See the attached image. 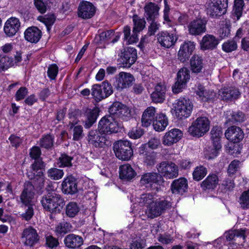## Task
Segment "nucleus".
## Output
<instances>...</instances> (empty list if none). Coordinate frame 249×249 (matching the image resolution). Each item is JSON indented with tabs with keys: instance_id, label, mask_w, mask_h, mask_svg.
I'll list each match as a JSON object with an SVG mask.
<instances>
[{
	"instance_id": "45",
	"label": "nucleus",
	"mask_w": 249,
	"mask_h": 249,
	"mask_svg": "<svg viewBox=\"0 0 249 249\" xmlns=\"http://www.w3.org/2000/svg\"><path fill=\"white\" fill-rule=\"evenodd\" d=\"M21 238L25 239L24 245L30 247H33L37 243L39 240V237L38 234H21Z\"/></svg>"
},
{
	"instance_id": "7",
	"label": "nucleus",
	"mask_w": 249,
	"mask_h": 249,
	"mask_svg": "<svg viewBox=\"0 0 249 249\" xmlns=\"http://www.w3.org/2000/svg\"><path fill=\"white\" fill-rule=\"evenodd\" d=\"M228 0H210L207 4V13L210 17L216 18L226 13Z\"/></svg>"
},
{
	"instance_id": "22",
	"label": "nucleus",
	"mask_w": 249,
	"mask_h": 249,
	"mask_svg": "<svg viewBox=\"0 0 249 249\" xmlns=\"http://www.w3.org/2000/svg\"><path fill=\"white\" fill-rule=\"evenodd\" d=\"M195 44L192 41L185 42L181 45L178 52V59L180 61L184 62L188 59L195 50Z\"/></svg>"
},
{
	"instance_id": "29",
	"label": "nucleus",
	"mask_w": 249,
	"mask_h": 249,
	"mask_svg": "<svg viewBox=\"0 0 249 249\" xmlns=\"http://www.w3.org/2000/svg\"><path fill=\"white\" fill-rule=\"evenodd\" d=\"M42 36V32L38 28L32 26L24 32L25 39L32 43H37Z\"/></svg>"
},
{
	"instance_id": "28",
	"label": "nucleus",
	"mask_w": 249,
	"mask_h": 249,
	"mask_svg": "<svg viewBox=\"0 0 249 249\" xmlns=\"http://www.w3.org/2000/svg\"><path fill=\"white\" fill-rule=\"evenodd\" d=\"M161 178V176L157 173H147L142 176L140 183L146 187H152L153 184H158Z\"/></svg>"
},
{
	"instance_id": "50",
	"label": "nucleus",
	"mask_w": 249,
	"mask_h": 249,
	"mask_svg": "<svg viewBox=\"0 0 249 249\" xmlns=\"http://www.w3.org/2000/svg\"><path fill=\"white\" fill-rule=\"evenodd\" d=\"M146 244V240L141 237H137L133 239L128 249H143Z\"/></svg>"
},
{
	"instance_id": "30",
	"label": "nucleus",
	"mask_w": 249,
	"mask_h": 249,
	"mask_svg": "<svg viewBox=\"0 0 249 249\" xmlns=\"http://www.w3.org/2000/svg\"><path fill=\"white\" fill-rule=\"evenodd\" d=\"M20 22L18 18H11L5 23L4 31L9 36L15 35L19 29Z\"/></svg>"
},
{
	"instance_id": "27",
	"label": "nucleus",
	"mask_w": 249,
	"mask_h": 249,
	"mask_svg": "<svg viewBox=\"0 0 249 249\" xmlns=\"http://www.w3.org/2000/svg\"><path fill=\"white\" fill-rule=\"evenodd\" d=\"M247 234H227L225 244L232 249L237 248L245 242Z\"/></svg>"
},
{
	"instance_id": "10",
	"label": "nucleus",
	"mask_w": 249,
	"mask_h": 249,
	"mask_svg": "<svg viewBox=\"0 0 249 249\" xmlns=\"http://www.w3.org/2000/svg\"><path fill=\"white\" fill-rule=\"evenodd\" d=\"M190 79V71L188 68L183 67L177 73V81L172 87V91L174 93L180 92L185 88L186 84Z\"/></svg>"
},
{
	"instance_id": "40",
	"label": "nucleus",
	"mask_w": 249,
	"mask_h": 249,
	"mask_svg": "<svg viewBox=\"0 0 249 249\" xmlns=\"http://www.w3.org/2000/svg\"><path fill=\"white\" fill-rule=\"evenodd\" d=\"M14 65L12 58L8 55L0 54V71H4Z\"/></svg>"
},
{
	"instance_id": "34",
	"label": "nucleus",
	"mask_w": 249,
	"mask_h": 249,
	"mask_svg": "<svg viewBox=\"0 0 249 249\" xmlns=\"http://www.w3.org/2000/svg\"><path fill=\"white\" fill-rule=\"evenodd\" d=\"M195 92L202 101H207L213 99L215 96V93L213 90H206L204 87L200 84L197 86Z\"/></svg>"
},
{
	"instance_id": "2",
	"label": "nucleus",
	"mask_w": 249,
	"mask_h": 249,
	"mask_svg": "<svg viewBox=\"0 0 249 249\" xmlns=\"http://www.w3.org/2000/svg\"><path fill=\"white\" fill-rule=\"evenodd\" d=\"M41 203L45 210L52 213H59L65 205L63 198L54 192L43 196Z\"/></svg>"
},
{
	"instance_id": "49",
	"label": "nucleus",
	"mask_w": 249,
	"mask_h": 249,
	"mask_svg": "<svg viewBox=\"0 0 249 249\" xmlns=\"http://www.w3.org/2000/svg\"><path fill=\"white\" fill-rule=\"evenodd\" d=\"M133 21L134 31L140 32L144 28L146 22L143 18H141L137 15H134L133 16Z\"/></svg>"
},
{
	"instance_id": "8",
	"label": "nucleus",
	"mask_w": 249,
	"mask_h": 249,
	"mask_svg": "<svg viewBox=\"0 0 249 249\" xmlns=\"http://www.w3.org/2000/svg\"><path fill=\"white\" fill-rule=\"evenodd\" d=\"M159 173L169 179L174 178L178 175V166L172 161H162L157 165Z\"/></svg>"
},
{
	"instance_id": "61",
	"label": "nucleus",
	"mask_w": 249,
	"mask_h": 249,
	"mask_svg": "<svg viewBox=\"0 0 249 249\" xmlns=\"http://www.w3.org/2000/svg\"><path fill=\"white\" fill-rule=\"evenodd\" d=\"M157 239L158 241L163 245L172 243L174 241L173 237L171 234H159Z\"/></svg>"
},
{
	"instance_id": "17",
	"label": "nucleus",
	"mask_w": 249,
	"mask_h": 249,
	"mask_svg": "<svg viewBox=\"0 0 249 249\" xmlns=\"http://www.w3.org/2000/svg\"><path fill=\"white\" fill-rule=\"evenodd\" d=\"M211 139L213 143L214 149H213L212 156L209 158H212L216 156L217 151L221 148L220 138L222 135L221 128L219 126L213 127L211 131Z\"/></svg>"
},
{
	"instance_id": "58",
	"label": "nucleus",
	"mask_w": 249,
	"mask_h": 249,
	"mask_svg": "<svg viewBox=\"0 0 249 249\" xmlns=\"http://www.w3.org/2000/svg\"><path fill=\"white\" fill-rule=\"evenodd\" d=\"M53 138L50 135H47L40 140V144L41 147L49 148L53 145Z\"/></svg>"
},
{
	"instance_id": "46",
	"label": "nucleus",
	"mask_w": 249,
	"mask_h": 249,
	"mask_svg": "<svg viewBox=\"0 0 249 249\" xmlns=\"http://www.w3.org/2000/svg\"><path fill=\"white\" fill-rule=\"evenodd\" d=\"M207 172V169L205 167L203 166L196 167L193 173L194 179L197 181L201 180L206 175Z\"/></svg>"
},
{
	"instance_id": "14",
	"label": "nucleus",
	"mask_w": 249,
	"mask_h": 249,
	"mask_svg": "<svg viewBox=\"0 0 249 249\" xmlns=\"http://www.w3.org/2000/svg\"><path fill=\"white\" fill-rule=\"evenodd\" d=\"M95 11V7L91 3L83 1L79 4L77 14L79 18L87 19L91 18Z\"/></svg>"
},
{
	"instance_id": "47",
	"label": "nucleus",
	"mask_w": 249,
	"mask_h": 249,
	"mask_svg": "<svg viewBox=\"0 0 249 249\" xmlns=\"http://www.w3.org/2000/svg\"><path fill=\"white\" fill-rule=\"evenodd\" d=\"M55 231L57 233H67L72 231V227L70 223L62 222L55 228Z\"/></svg>"
},
{
	"instance_id": "53",
	"label": "nucleus",
	"mask_w": 249,
	"mask_h": 249,
	"mask_svg": "<svg viewBox=\"0 0 249 249\" xmlns=\"http://www.w3.org/2000/svg\"><path fill=\"white\" fill-rule=\"evenodd\" d=\"M239 202L242 208H249V190L243 192L239 198Z\"/></svg>"
},
{
	"instance_id": "18",
	"label": "nucleus",
	"mask_w": 249,
	"mask_h": 249,
	"mask_svg": "<svg viewBox=\"0 0 249 249\" xmlns=\"http://www.w3.org/2000/svg\"><path fill=\"white\" fill-rule=\"evenodd\" d=\"M241 95L238 89L231 87L221 88L219 90V95L225 101H232L238 99Z\"/></svg>"
},
{
	"instance_id": "16",
	"label": "nucleus",
	"mask_w": 249,
	"mask_h": 249,
	"mask_svg": "<svg viewBox=\"0 0 249 249\" xmlns=\"http://www.w3.org/2000/svg\"><path fill=\"white\" fill-rule=\"evenodd\" d=\"M182 132L179 129L173 128L167 132L162 139L163 144L165 145L171 146L177 143L182 138Z\"/></svg>"
},
{
	"instance_id": "15",
	"label": "nucleus",
	"mask_w": 249,
	"mask_h": 249,
	"mask_svg": "<svg viewBox=\"0 0 249 249\" xmlns=\"http://www.w3.org/2000/svg\"><path fill=\"white\" fill-rule=\"evenodd\" d=\"M134 77L129 73L121 72L115 76V84L118 89H124L132 85Z\"/></svg>"
},
{
	"instance_id": "23",
	"label": "nucleus",
	"mask_w": 249,
	"mask_h": 249,
	"mask_svg": "<svg viewBox=\"0 0 249 249\" xmlns=\"http://www.w3.org/2000/svg\"><path fill=\"white\" fill-rule=\"evenodd\" d=\"M63 192L67 194H74L78 191L76 179L72 176L65 178L62 183Z\"/></svg>"
},
{
	"instance_id": "37",
	"label": "nucleus",
	"mask_w": 249,
	"mask_h": 249,
	"mask_svg": "<svg viewBox=\"0 0 249 249\" xmlns=\"http://www.w3.org/2000/svg\"><path fill=\"white\" fill-rule=\"evenodd\" d=\"M191 69L194 73H199L202 71L203 67V60L198 55H193L190 60Z\"/></svg>"
},
{
	"instance_id": "21",
	"label": "nucleus",
	"mask_w": 249,
	"mask_h": 249,
	"mask_svg": "<svg viewBox=\"0 0 249 249\" xmlns=\"http://www.w3.org/2000/svg\"><path fill=\"white\" fill-rule=\"evenodd\" d=\"M166 91L167 89L164 83H158L155 86L154 91L151 94L152 101L156 103H163L165 100Z\"/></svg>"
},
{
	"instance_id": "44",
	"label": "nucleus",
	"mask_w": 249,
	"mask_h": 249,
	"mask_svg": "<svg viewBox=\"0 0 249 249\" xmlns=\"http://www.w3.org/2000/svg\"><path fill=\"white\" fill-rule=\"evenodd\" d=\"M114 33L112 30H109L103 32L99 35H96L94 38V41L96 43L100 44L106 42L113 36Z\"/></svg>"
},
{
	"instance_id": "52",
	"label": "nucleus",
	"mask_w": 249,
	"mask_h": 249,
	"mask_svg": "<svg viewBox=\"0 0 249 249\" xmlns=\"http://www.w3.org/2000/svg\"><path fill=\"white\" fill-rule=\"evenodd\" d=\"M234 14L237 17V19H239L242 15L244 1L243 0H234Z\"/></svg>"
},
{
	"instance_id": "42",
	"label": "nucleus",
	"mask_w": 249,
	"mask_h": 249,
	"mask_svg": "<svg viewBox=\"0 0 249 249\" xmlns=\"http://www.w3.org/2000/svg\"><path fill=\"white\" fill-rule=\"evenodd\" d=\"M80 209L77 203L73 202H69L66 207L65 212L69 217H74L79 212Z\"/></svg>"
},
{
	"instance_id": "32",
	"label": "nucleus",
	"mask_w": 249,
	"mask_h": 249,
	"mask_svg": "<svg viewBox=\"0 0 249 249\" xmlns=\"http://www.w3.org/2000/svg\"><path fill=\"white\" fill-rule=\"evenodd\" d=\"M65 246L71 249L80 247L83 243V240L81 236L76 234H68L64 239Z\"/></svg>"
},
{
	"instance_id": "41",
	"label": "nucleus",
	"mask_w": 249,
	"mask_h": 249,
	"mask_svg": "<svg viewBox=\"0 0 249 249\" xmlns=\"http://www.w3.org/2000/svg\"><path fill=\"white\" fill-rule=\"evenodd\" d=\"M87 119L85 121L84 126L86 128L90 127L96 122L98 113L95 109H88L87 111Z\"/></svg>"
},
{
	"instance_id": "56",
	"label": "nucleus",
	"mask_w": 249,
	"mask_h": 249,
	"mask_svg": "<svg viewBox=\"0 0 249 249\" xmlns=\"http://www.w3.org/2000/svg\"><path fill=\"white\" fill-rule=\"evenodd\" d=\"M143 159L144 162L147 166L153 165L156 162V154L154 152L145 153Z\"/></svg>"
},
{
	"instance_id": "54",
	"label": "nucleus",
	"mask_w": 249,
	"mask_h": 249,
	"mask_svg": "<svg viewBox=\"0 0 249 249\" xmlns=\"http://www.w3.org/2000/svg\"><path fill=\"white\" fill-rule=\"evenodd\" d=\"M237 48V44L234 40H228L225 42L222 45V50L226 52H231Z\"/></svg>"
},
{
	"instance_id": "12",
	"label": "nucleus",
	"mask_w": 249,
	"mask_h": 249,
	"mask_svg": "<svg viewBox=\"0 0 249 249\" xmlns=\"http://www.w3.org/2000/svg\"><path fill=\"white\" fill-rule=\"evenodd\" d=\"M178 38L176 34L168 32H160L157 35L158 42L164 48L174 46Z\"/></svg>"
},
{
	"instance_id": "51",
	"label": "nucleus",
	"mask_w": 249,
	"mask_h": 249,
	"mask_svg": "<svg viewBox=\"0 0 249 249\" xmlns=\"http://www.w3.org/2000/svg\"><path fill=\"white\" fill-rule=\"evenodd\" d=\"M123 105L122 103L119 102H114L109 108V115H111L115 119V118H118Z\"/></svg>"
},
{
	"instance_id": "43",
	"label": "nucleus",
	"mask_w": 249,
	"mask_h": 249,
	"mask_svg": "<svg viewBox=\"0 0 249 249\" xmlns=\"http://www.w3.org/2000/svg\"><path fill=\"white\" fill-rule=\"evenodd\" d=\"M73 157L66 154H61L58 159L57 164L59 167H70L72 165L71 160Z\"/></svg>"
},
{
	"instance_id": "60",
	"label": "nucleus",
	"mask_w": 249,
	"mask_h": 249,
	"mask_svg": "<svg viewBox=\"0 0 249 249\" xmlns=\"http://www.w3.org/2000/svg\"><path fill=\"white\" fill-rule=\"evenodd\" d=\"M58 72V67L55 64H52L48 67L47 74L51 80L55 79Z\"/></svg>"
},
{
	"instance_id": "64",
	"label": "nucleus",
	"mask_w": 249,
	"mask_h": 249,
	"mask_svg": "<svg viewBox=\"0 0 249 249\" xmlns=\"http://www.w3.org/2000/svg\"><path fill=\"white\" fill-rule=\"evenodd\" d=\"M240 161L238 160H234L229 165L228 172L230 175L234 174L239 168Z\"/></svg>"
},
{
	"instance_id": "36",
	"label": "nucleus",
	"mask_w": 249,
	"mask_h": 249,
	"mask_svg": "<svg viewBox=\"0 0 249 249\" xmlns=\"http://www.w3.org/2000/svg\"><path fill=\"white\" fill-rule=\"evenodd\" d=\"M218 184V178L215 174L209 175L201 183L203 190H213Z\"/></svg>"
},
{
	"instance_id": "63",
	"label": "nucleus",
	"mask_w": 249,
	"mask_h": 249,
	"mask_svg": "<svg viewBox=\"0 0 249 249\" xmlns=\"http://www.w3.org/2000/svg\"><path fill=\"white\" fill-rule=\"evenodd\" d=\"M55 20L54 16L53 15H50L44 17L42 21L45 24L47 30L49 31L51 29V27L53 25Z\"/></svg>"
},
{
	"instance_id": "59",
	"label": "nucleus",
	"mask_w": 249,
	"mask_h": 249,
	"mask_svg": "<svg viewBox=\"0 0 249 249\" xmlns=\"http://www.w3.org/2000/svg\"><path fill=\"white\" fill-rule=\"evenodd\" d=\"M231 33V25L229 22L226 21L222 24V26L220 30V36L222 38L228 37Z\"/></svg>"
},
{
	"instance_id": "13",
	"label": "nucleus",
	"mask_w": 249,
	"mask_h": 249,
	"mask_svg": "<svg viewBox=\"0 0 249 249\" xmlns=\"http://www.w3.org/2000/svg\"><path fill=\"white\" fill-rule=\"evenodd\" d=\"M137 53L134 48L129 47L125 49L121 53L120 61L123 67L129 68L136 61Z\"/></svg>"
},
{
	"instance_id": "55",
	"label": "nucleus",
	"mask_w": 249,
	"mask_h": 249,
	"mask_svg": "<svg viewBox=\"0 0 249 249\" xmlns=\"http://www.w3.org/2000/svg\"><path fill=\"white\" fill-rule=\"evenodd\" d=\"M121 110L118 118L123 120H128L131 117V110L130 108L123 104Z\"/></svg>"
},
{
	"instance_id": "57",
	"label": "nucleus",
	"mask_w": 249,
	"mask_h": 249,
	"mask_svg": "<svg viewBox=\"0 0 249 249\" xmlns=\"http://www.w3.org/2000/svg\"><path fill=\"white\" fill-rule=\"evenodd\" d=\"M59 244L58 239L53 237L51 234L46 236L45 245L50 249L57 247Z\"/></svg>"
},
{
	"instance_id": "33",
	"label": "nucleus",
	"mask_w": 249,
	"mask_h": 249,
	"mask_svg": "<svg viewBox=\"0 0 249 249\" xmlns=\"http://www.w3.org/2000/svg\"><path fill=\"white\" fill-rule=\"evenodd\" d=\"M168 124L167 116L163 113L158 114L153 122L154 129L159 132L163 131Z\"/></svg>"
},
{
	"instance_id": "11",
	"label": "nucleus",
	"mask_w": 249,
	"mask_h": 249,
	"mask_svg": "<svg viewBox=\"0 0 249 249\" xmlns=\"http://www.w3.org/2000/svg\"><path fill=\"white\" fill-rule=\"evenodd\" d=\"M89 144L95 147H104L107 145V139L104 134L100 130H91L88 135Z\"/></svg>"
},
{
	"instance_id": "1",
	"label": "nucleus",
	"mask_w": 249,
	"mask_h": 249,
	"mask_svg": "<svg viewBox=\"0 0 249 249\" xmlns=\"http://www.w3.org/2000/svg\"><path fill=\"white\" fill-rule=\"evenodd\" d=\"M141 206H145V214L150 218H154L161 215L172 207V203L164 198H157L150 193L144 194L136 198Z\"/></svg>"
},
{
	"instance_id": "31",
	"label": "nucleus",
	"mask_w": 249,
	"mask_h": 249,
	"mask_svg": "<svg viewBox=\"0 0 249 249\" xmlns=\"http://www.w3.org/2000/svg\"><path fill=\"white\" fill-rule=\"evenodd\" d=\"M156 109L153 107H148L143 112L142 117V124L144 127L149 126L155 120Z\"/></svg>"
},
{
	"instance_id": "25",
	"label": "nucleus",
	"mask_w": 249,
	"mask_h": 249,
	"mask_svg": "<svg viewBox=\"0 0 249 249\" xmlns=\"http://www.w3.org/2000/svg\"><path fill=\"white\" fill-rule=\"evenodd\" d=\"M219 44L218 39L212 35L204 36L200 43V49L202 50H213L217 47Z\"/></svg>"
},
{
	"instance_id": "9",
	"label": "nucleus",
	"mask_w": 249,
	"mask_h": 249,
	"mask_svg": "<svg viewBox=\"0 0 249 249\" xmlns=\"http://www.w3.org/2000/svg\"><path fill=\"white\" fill-rule=\"evenodd\" d=\"M91 94L96 100L101 101L110 96L113 93L111 85L105 81L101 84L94 85L91 89Z\"/></svg>"
},
{
	"instance_id": "3",
	"label": "nucleus",
	"mask_w": 249,
	"mask_h": 249,
	"mask_svg": "<svg viewBox=\"0 0 249 249\" xmlns=\"http://www.w3.org/2000/svg\"><path fill=\"white\" fill-rule=\"evenodd\" d=\"M122 127V124L116 121L113 116L107 115L99 121L98 129L105 135L118 133Z\"/></svg>"
},
{
	"instance_id": "38",
	"label": "nucleus",
	"mask_w": 249,
	"mask_h": 249,
	"mask_svg": "<svg viewBox=\"0 0 249 249\" xmlns=\"http://www.w3.org/2000/svg\"><path fill=\"white\" fill-rule=\"evenodd\" d=\"M159 7L152 3H150L144 7L145 17L148 20H154L159 15Z\"/></svg>"
},
{
	"instance_id": "20",
	"label": "nucleus",
	"mask_w": 249,
	"mask_h": 249,
	"mask_svg": "<svg viewBox=\"0 0 249 249\" xmlns=\"http://www.w3.org/2000/svg\"><path fill=\"white\" fill-rule=\"evenodd\" d=\"M188 28L190 35H200L206 31V22L200 18L194 20L189 23Z\"/></svg>"
},
{
	"instance_id": "62",
	"label": "nucleus",
	"mask_w": 249,
	"mask_h": 249,
	"mask_svg": "<svg viewBox=\"0 0 249 249\" xmlns=\"http://www.w3.org/2000/svg\"><path fill=\"white\" fill-rule=\"evenodd\" d=\"M143 134V131L141 128H133L129 132V137L133 139L140 138Z\"/></svg>"
},
{
	"instance_id": "39",
	"label": "nucleus",
	"mask_w": 249,
	"mask_h": 249,
	"mask_svg": "<svg viewBox=\"0 0 249 249\" xmlns=\"http://www.w3.org/2000/svg\"><path fill=\"white\" fill-rule=\"evenodd\" d=\"M226 115L228 121L232 123L242 122L245 118L244 114L241 111H227Z\"/></svg>"
},
{
	"instance_id": "24",
	"label": "nucleus",
	"mask_w": 249,
	"mask_h": 249,
	"mask_svg": "<svg viewBox=\"0 0 249 249\" xmlns=\"http://www.w3.org/2000/svg\"><path fill=\"white\" fill-rule=\"evenodd\" d=\"M188 189V181L184 178H180L173 180L171 184V190L173 194L182 195Z\"/></svg>"
},
{
	"instance_id": "6",
	"label": "nucleus",
	"mask_w": 249,
	"mask_h": 249,
	"mask_svg": "<svg viewBox=\"0 0 249 249\" xmlns=\"http://www.w3.org/2000/svg\"><path fill=\"white\" fill-rule=\"evenodd\" d=\"M210 128V121L206 117H198L188 128V132L193 136L200 137L204 135Z\"/></svg>"
},
{
	"instance_id": "35",
	"label": "nucleus",
	"mask_w": 249,
	"mask_h": 249,
	"mask_svg": "<svg viewBox=\"0 0 249 249\" xmlns=\"http://www.w3.org/2000/svg\"><path fill=\"white\" fill-rule=\"evenodd\" d=\"M119 170L120 177L122 179L129 180L134 178L136 175L134 170L128 164L120 166Z\"/></svg>"
},
{
	"instance_id": "48",
	"label": "nucleus",
	"mask_w": 249,
	"mask_h": 249,
	"mask_svg": "<svg viewBox=\"0 0 249 249\" xmlns=\"http://www.w3.org/2000/svg\"><path fill=\"white\" fill-rule=\"evenodd\" d=\"M48 177L53 180L61 179L64 176V172L62 170L56 168H51L47 171Z\"/></svg>"
},
{
	"instance_id": "19",
	"label": "nucleus",
	"mask_w": 249,
	"mask_h": 249,
	"mask_svg": "<svg viewBox=\"0 0 249 249\" xmlns=\"http://www.w3.org/2000/svg\"><path fill=\"white\" fill-rule=\"evenodd\" d=\"M34 187L30 182H26L20 195L21 202L25 205H31L34 197Z\"/></svg>"
},
{
	"instance_id": "4",
	"label": "nucleus",
	"mask_w": 249,
	"mask_h": 249,
	"mask_svg": "<svg viewBox=\"0 0 249 249\" xmlns=\"http://www.w3.org/2000/svg\"><path fill=\"white\" fill-rule=\"evenodd\" d=\"M175 113L178 119H184L189 117L192 111L193 105L188 98L180 97L174 104Z\"/></svg>"
},
{
	"instance_id": "5",
	"label": "nucleus",
	"mask_w": 249,
	"mask_h": 249,
	"mask_svg": "<svg viewBox=\"0 0 249 249\" xmlns=\"http://www.w3.org/2000/svg\"><path fill=\"white\" fill-rule=\"evenodd\" d=\"M131 143L127 140H120L113 144L116 156L122 160H128L133 156Z\"/></svg>"
},
{
	"instance_id": "26",
	"label": "nucleus",
	"mask_w": 249,
	"mask_h": 249,
	"mask_svg": "<svg viewBox=\"0 0 249 249\" xmlns=\"http://www.w3.org/2000/svg\"><path fill=\"white\" fill-rule=\"evenodd\" d=\"M225 135L229 141L233 143H237L242 140L244 134L240 127L232 126L226 130Z\"/></svg>"
}]
</instances>
